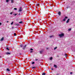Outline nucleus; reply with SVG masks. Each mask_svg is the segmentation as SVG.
<instances>
[{
  "instance_id": "1",
  "label": "nucleus",
  "mask_w": 75,
  "mask_h": 75,
  "mask_svg": "<svg viewBox=\"0 0 75 75\" xmlns=\"http://www.w3.org/2000/svg\"><path fill=\"white\" fill-rule=\"evenodd\" d=\"M59 36L61 38V37H63V36H64V34L62 33L61 34H60L59 35Z\"/></svg>"
},
{
  "instance_id": "2",
  "label": "nucleus",
  "mask_w": 75,
  "mask_h": 75,
  "mask_svg": "<svg viewBox=\"0 0 75 75\" xmlns=\"http://www.w3.org/2000/svg\"><path fill=\"white\" fill-rule=\"evenodd\" d=\"M67 18H68V17L67 16H65L64 18L63 19V20L62 21H62H65L66 20V19Z\"/></svg>"
},
{
  "instance_id": "3",
  "label": "nucleus",
  "mask_w": 75,
  "mask_h": 75,
  "mask_svg": "<svg viewBox=\"0 0 75 75\" xmlns=\"http://www.w3.org/2000/svg\"><path fill=\"white\" fill-rule=\"evenodd\" d=\"M23 11V8L20 7L19 10V11L21 12V11Z\"/></svg>"
},
{
  "instance_id": "4",
  "label": "nucleus",
  "mask_w": 75,
  "mask_h": 75,
  "mask_svg": "<svg viewBox=\"0 0 75 75\" xmlns=\"http://www.w3.org/2000/svg\"><path fill=\"white\" fill-rule=\"evenodd\" d=\"M69 19H68L66 21V23H68L69 21Z\"/></svg>"
},
{
  "instance_id": "5",
  "label": "nucleus",
  "mask_w": 75,
  "mask_h": 75,
  "mask_svg": "<svg viewBox=\"0 0 75 75\" xmlns=\"http://www.w3.org/2000/svg\"><path fill=\"white\" fill-rule=\"evenodd\" d=\"M61 13L60 11H59L58 12V14L59 16H60Z\"/></svg>"
},
{
  "instance_id": "6",
  "label": "nucleus",
  "mask_w": 75,
  "mask_h": 75,
  "mask_svg": "<svg viewBox=\"0 0 75 75\" xmlns=\"http://www.w3.org/2000/svg\"><path fill=\"white\" fill-rule=\"evenodd\" d=\"M54 36L53 35H52V36H49V37H50V38H54Z\"/></svg>"
},
{
  "instance_id": "7",
  "label": "nucleus",
  "mask_w": 75,
  "mask_h": 75,
  "mask_svg": "<svg viewBox=\"0 0 75 75\" xmlns=\"http://www.w3.org/2000/svg\"><path fill=\"white\" fill-rule=\"evenodd\" d=\"M4 40V38L3 37L1 39L0 41H3V40Z\"/></svg>"
},
{
  "instance_id": "8",
  "label": "nucleus",
  "mask_w": 75,
  "mask_h": 75,
  "mask_svg": "<svg viewBox=\"0 0 75 75\" xmlns=\"http://www.w3.org/2000/svg\"><path fill=\"white\" fill-rule=\"evenodd\" d=\"M6 54H7V55H10V53L6 52Z\"/></svg>"
},
{
  "instance_id": "9",
  "label": "nucleus",
  "mask_w": 75,
  "mask_h": 75,
  "mask_svg": "<svg viewBox=\"0 0 75 75\" xmlns=\"http://www.w3.org/2000/svg\"><path fill=\"white\" fill-rule=\"evenodd\" d=\"M25 47H26V45H25V46H24V47H23V50H24V49H25Z\"/></svg>"
},
{
  "instance_id": "10",
  "label": "nucleus",
  "mask_w": 75,
  "mask_h": 75,
  "mask_svg": "<svg viewBox=\"0 0 75 75\" xmlns=\"http://www.w3.org/2000/svg\"><path fill=\"white\" fill-rule=\"evenodd\" d=\"M54 67H55V68H57V66L55 65H54Z\"/></svg>"
},
{
  "instance_id": "11",
  "label": "nucleus",
  "mask_w": 75,
  "mask_h": 75,
  "mask_svg": "<svg viewBox=\"0 0 75 75\" xmlns=\"http://www.w3.org/2000/svg\"><path fill=\"white\" fill-rule=\"evenodd\" d=\"M43 52V51H40V54H42V53Z\"/></svg>"
},
{
  "instance_id": "12",
  "label": "nucleus",
  "mask_w": 75,
  "mask_h": 75,
  "mask_svg": "<svg viewBox=\"0 0 75 75\" xmlns=\"http://www.w3.org/2000/svg\"><path fill=\"white\" fill-rule=\"evenodd\" d=\"M32 69H35V67H32Z\"/></svg>"
},
{
  "instance_id": "13",
  "label": "nucleus",
  "mask_w": 75,
  "mask_h": 75,
  "mask_svg": "<svg viewBox=\"0 0 75 75\" xmlns=\"http://www.w3.org/2000/svg\"><path fill=\"white\" fill-rule=\"evenodd\" d=\"M57 47H54V50H56V49H57Z\"/></svg>"
},
{
  "instance_id": "14",
  "label": "nucleus",
  "mask_w": 75,
  "mask_h": 75,
  "mask_svg": "<svg viewBox=\"0 0 75 75\" xmlns=\"http://www.w3.org/2000/svg\"><path fill=\"white\" fill-rule=\"evenodd\" d=\"M6 70L7 71H10V69H7Z\"/></svg>"
},
{
  "instance_id": "15",
  "label": "nucleus",
  "mask_w": 75,
  "mask_h": 75,
  "mask_svg": "<svg viewBox=\"0 0 75 75\" xmlns=\"http://www.w3.org/2000/svg\"><path fill=\"white\" fill-rule=\"evenodd\" d=\"M19 23H20V24H22V23H23V21H21V22H19Z\"/></svg>"
},
{
  "instance_id": "16",
  "label": "nucleus",
  "mask_w": 75,
  "mask_h": 75,
  "mask_svg": "<svg viewBox=\"0 0 75 75\" xmlns=\"http://www.w3.org/2000/svg\"><path fill=\"white\" fill-rule=\"evenodd\" d=\"M15 25H17L18 26V25H19V24H17V23H16V24H15Z\"/></svg>"
},
{
  "instance_id": "17",
  "label": "nucleus",
  "mask_w": 75,
  "mask_h": 75,
  "mask_svg": "<svg viewBox=\"0 0 75 75\" xmlns=\"http://www.w3.org/2000/svg\"><path fill=\"white\" fill-rule=\"evenodd\" d=\"M71 29L70 28L68 29V31H71Z\"/></svg>"
},
{
  "instance_id": "18",
  "label": "nucleus",
  "mask_w": 75,
  "mask_h": 75,
  "mask_svg": "<svg viewBox=\"0 0 75 75\" xmlns=\"http://www.w3.org/2000/svg\"><path fill=\"white\" fill-rule=\"evenodd\" d=\"M8 1H9V0H6V3H8Z\"/></svg>"
},
{
  "instance_id": "19",
  "label": "nucleus",
  "mask_w": 75,
  "mask_h": 75,
  "mask_svg": "<svg viewBox=\"0 0 75 75\" xmlns=\"http://www.w3.org/2000/svg\"><path fill=\"white\" fill-rule=\"evenodd\" d=\"M45 75V73H43L42 74V75Z\"/></svg>"
},
{
  "instance_id": "20",
  "label": "nucleus",
  "mask_w": 75,
  "mask_h": 75,
  "mask_svg": "<svg viewBox=\"0 0 75 75\" xmlns=\"http://www.w3.org/2000/svg\"><path fill=\"white\" fill-rule=\"evenodd\" d=\"M52 57H51L50 58V60H52Z\"/></svg>"
},
{
  "instance_id": "21",
  "label": "nucleus",
  "mask_w": 75,
  "mask_h": 75,
  "mask_svg": "<svg viewBox=\"0 0 75 75\" xmlns=\"http://www.w3.org/2000/svg\"><path fill=\"white\" fill-rule=\"evenodd\" d=\"M6 50H8V51L10 50V49H8V47H7L6 48Z\"/></svg>"
},
{
  "instance_id": "22",
  "label": "nucleus",
  "mask_w": 75,
  "mask_h": 75,
  "mask_svg": "<svg viewBox=\"0 0 75 75\" xmlns=\"http://www.w3.org/2000/svg\"><path fill=\"white\" fill-rule=\"evenodd\" d=\"M13 23H14V22H12V23H11V25H13Z\"/></svg>"
},
{
  "instance_id": "23",
  "label": "nucleus",
  "mask_w": 75,
  "mask_h": 75,
  "mask_svg": "<svg viewBox=\"0 0 75 75\" xmlns=\"http://www.w3.org/2000/svg\"><path fill=\"white\" fill-rule=\"evenodd\" d=\"M13 14V12H12L10 13V14Z\"/></svg>"
},
{
  "instance_id": "24",
  "label": "nucleus",
  "mask_w": 75,
  "mask_h": 75,
  "mask_svg": "<svg viewBox=\"0 0 75 75\" xmlns=\"http://www.w3.org/2000/svg\"><path fill=\"white\" fill-rule=\"evenodd\" d=\"M32 64H35V62H33Z\"/></svg>"
},
{
  "instance_id": "25",
  "label": "nucleus",
  "mask_w": 75,
  "mask_h": 75,
  "mask_svg": "<svg viewBox=\"0 0 75 75\" xmlns=\"http://www.w3.org/2000/svg\"><path fill=\"white\" fill-rule=\"evenodd\" d=\"M14 10H17V8H14Z\"/></svg>"
},
{
  "instance_id": "26",
  "label": "nucleus",
  "mask_w": 75,
  "mask_h": 75,
  "mask_svg": "<svg viewBox=\"0 0 75 75\" xmlns=\"http://www.w3.org/2000/svg\"><path fill=\"white\" fill-rule=\"evenodd\" d=\"M36 6H38L40 5V4H36Z\"/></svg>"
},
{
  "instance_id": "27",
  "label": "nucleus",
  "mask_w": 75,
  "mask_h": 75,
  "mask_svg": "<svg viewBox=\"0 0 75 75\" xmlns=\"http://www.w3.org/2000/svg\"><path fill=\"white\" fill-rule=\"evenodd\" d=\"M65 56L66 57H67V54H65Z\"/></svg>"
},
{
  "instance_id": "28",
  "label": "nucleus",
  "mask_w": 75,
  "mask_h": 75,
  "mask_svg": "<svg viewBox=\"0 0 75 75\" xmlns=\"http://www.w3.org/2000/svg\"><path fill=\"white\" fill-rule=\"evenodd\" d=\"M14 36H16V33H14Z\"/></svg>"
},
{
  "instance_id": "29",
  "label": "nucleus",
  "mask_w": 75,
  "mask_h": 75,
  "mask_svg": "<svg viewBox=\"0 0 75 75\" xmlns=\"http://www.w3.org/2000/svg\"><path fill=\"white\" fill-rule=\"evenodd\" d=\"M33 49H30L31 51H33Z\"/></svg>"
},
{
  "instance_id": "30",
  "label": "nucleus",
  "mask_w": 75,
  "mask_h": 75,
  "mask_svg": "<svg viewBox=\"0 0 75 75\" xmlns=\"http://www.w3.org/2000/svg\"><path fill=\"white\" fill-rule=\"evenodd\" d=\"M17 15V14H15V16H16V15Z\"/></svg>"
},
{
  "instance_id": "31",
  "label": "nucleus",
  "mask_w": 75,
  "mask_h": 75,
  "mask_svg": "<svg viewBox=\"0 0 75 75\" xmlns=\"http://www.w3.org/2000/svg\"><path fill=\"white\" fill-rule=\"evenodd\" d=\"M21 47H23V45H21Z\"/></svg>"
},
{
  "instance_id": "32",
  "label": "nucleus",
  "mask_w": 75,
  "mask_h": 75,
  "mask_svg": "<svg viewBox=\"0 0 75 75\" xmlns=\"http://www.w3.org/2000/svg\"><path fill=\"white\" fill-rule=\"evenodd\" d=\"M38 59H35V61H38Z\"/></svg>"
},
{
  "instance_id": "33",
  "label": "nucleus",
  "mask_w": 75,
  "mask_h": 75,
  "mask_svg": "<svg viewBox=\"0 0 75 75\" xmlns=\"http://www.w3.org/2000/svg\"><path fill=\"white\" fill-rule=\"evenodd\" d=\"M30 53H32L33 52V51H31L30 52Z\"/></svg>"
},
{
  "instance_id": "34",
  "label": "nucleus",
  "mask_w": 75,
  "mask_h": 75,
  "mask_svg": "<svg viewBox=\"0 0 75 75\" xmlns=\"http://www.w3.org/2000/svg\"><path fill=\"white\" fill-rule=\"evenodd\" d=\"M1 25V23H0V25Z\"/></svg>"
},
{
  "instance_id": "35",
  "label": "nucleus",
  "mask_w": 75,
  "mask_h": 75,
  "mask_svg": "<svg viewBox=\"0 0 75 75\" xmlns=\"http://www.w3.org/2000/svg\"><path fill=\"white\" fill-rule=\"evenodd\" d=\"M70 74H72V72H70Z\"/></svg>"
},
{
  "instance_id": "36",
  "label": "nucleus",
  "mask_w": 75,
  "mask_h": 75,
  "mask_svg": "<svg viewBox=\"0 0 75 75\" xmlns=\"http://www.w3.org/2000/svg\"><path fill=\"white\" fill-rule=\"evenodd\" d=\"M11 3H13V1H11Z\"/></svg>"
},
{
  "instance_id": "37",
  "label": "nucleus",
  "mask_w": 75,
  "mask_h": 75,
  "mask_svg": "<svg viewBox=\"0 0 75 75\" xmlns=\"http://www.w3.org/2000/svg\"><path fill=\"white\" fill-rule=\"evenodd\" d=\"M7 23H8V21H7Z\"/></svg>"
},
{
  "instance_id": "38",
  "label": "nucleus",
  "mask_w": 75,
  "mask_h": 75,
  "mask_svg": "<svg viewBox=\"0 0 75 75\" xmlns=\"http://www.w3.org/2000/svg\"><path fill=\"white\" fill-rule=\"evenodd\" d=\"M46 49H48V48H46Z\"/></svg>"
},
{
  "instance_id": "39",
  "label": "nucleus",
  "mask_w": 75,
  "mask_h": 75,
  "mask_svg": "<svg viewBox=\"0 0 75 75\" xmlns=\"http://www.w3.org/2000/svg\"><path fill=\"white\" fill-rule=\"evenodd\" d=\"M20 55H21V54L20 53Z\"/></svg>"
},
{
  "instance_id": "40",
  "label": "nucleus",
  "mask_w": 75,
  "mask_h": 75,
  "mask_svg": "<svg viewBox=\"0 0 75 75\" xmlns=\"http://www.w3.org/2000/svg\"><path fill=\"white\" fill-rule=\"evenodd\" d=\"M11 0V1H13V0Z\"/></svg>"
},
{
  "instance_id": "41",
  "label": "nucleus",
  "mask_w": 75,
  "mask_h": 75,
  "mask_svg": "<svg viewBox=\"0 0 75 75\" xmlns=\"http://www.w3.org/2000/svg\"><path fill=\"white\" fill-rule=\"evenodd\" d=\"M19 15H20V13H19Z\"/></svg>"
},
{
  "instance_id": "42",
  "label": "nucleus",
  "mask_w": 75,
  "mask_h": 75,
  "mask_svg": "<svg viewBox=\"0 0 75 75\" xmlns=\"http://www.w3.org/2000/svg\"><path fill=\"white\" fill-rule=\"evenodd\" d=\"M0 58H1V56H0Z\"/></svg>"
},
{
  "instance_id": "43",
  "label": "nucleus",
  "mask_w": 75,
  "mask_h": 75,
  "mask_svg": "<svg viewBox=\"0 0 75 75\" xmlns=\"http://www.w3.org/2000/svg\"><path fill=\"white\" fill-rule=\"evenodd\" d=\"M12 28H13V27Z\"/></svg>"
},
{
  "instance_id": "44",
  "label": "nucleus",
  "mask_w": 75,
  "mask_h": 75,
  "mask_svg": "<svg viewBox=\"0 0 75 75\" xmlns=\"http://www.w3.org/2000/svg\"><path fill=\"white\" fill-rule=\"evenodd\" d=\"M13 14V15H14V14Z\"/></svg>"
},
{
  "instance_id": "45",
  "label": "nucleus",
  "mask_w": 75,
  "mask_h": 75,
  "mask_svg": "<svg viewBox=\"0 0 75 75\" xmlns=\"http://www.w3.org/2000/svg\"><path fill=\"white\" fill-rule=\"evenodd\" d=\"M52 70H53V69H52Z\"/></svg>"
}]
</instances>
